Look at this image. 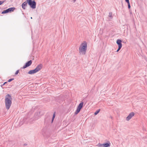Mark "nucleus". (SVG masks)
Here are the masks:
<instances>
[{
  "mask_svg": "<svg viewBox=\"0 0 147 147\" xmlns=\"http://www.w3.org/2000/svg\"><path fill=\"white\" fill-rule=\"evenodd\" d=\"M12 97L10 94H7L5 96V103L6 108L7 110L9 109L12 104Z\"/></svg>",
  "mask_w": 147,
  "mask_h": 147,
  "instance_id": "1",
  "label": "nucleus"
},
{
  "mask_svg": "<svg viewBox=\"0 0 147 147\" xmlns=\"http://www.w3.org/2000/svg\"><path fill=\"white\" fill-rule=\"evenodd\" d=\"M87 44L86 42L82 43L79 48V52L80 54L85 55L87 50Z\"/></svg>",
  "mask_w": 147,
  "mask_h": 147,
  "instance_id": "2",
  "label": "nucleus"
},
{
  "mask_svg": "<svg viewBox=\"0 0 147 147\" xmlns=\"http://www.w3.org/2000/svg\"><path fill=\"white\" fill-rule=\"evenodd\" d=\"M42 68V65L40 64L38 65L34 69L31 70L29 71L28 73L30 74H32L35 73L40 70Z\"/></svg>",
  "mask_w": 147,
  "mask_h": 147,
  "instance_id": "3",
  "label": "nucleus"
},
{
  "mask_svg": "<svg viewBox=\"0 0 147 147\" xmlns=\"http://www.w3.org/2000/svg\"><path fill=\"white\" fill-rule=\"evenodd\" d=\"M26 1L32 8L34 9L35 8L36 3L34 1H32V0H26Z\"/></svg>",
  "mask_w": 147,
  "mask_h": 147,
  "instance_id": "4",
  "label": "nucleus"
},
{
  "mask_svg": "<svg viewBox=\"0 0 147 147\" xmlns=\"http://www.w3.org/2000/svg\"><path fill=\"white\" fill-rule=\"evenodd\" d=\"M84 104V102H81L78 105L77 107V110L75 112V114H78L80 111L81 109L83 107Z\"/></svg>",
  "mask_w": 147,
  "mask_h": 147,
  "instance_id": "5",
  "label": "nucleus"
},
{
  "mask_svg": "<svg viewBox=\"0 0 147 147\" xmlns=\"http://www.w3.org/2000/svg\"><path fill=\"white\" fill-rule=\"evenodd\" d=\"M32 61L31 60L28 61L26 62L25 65H24L23 67H21V69H25L27 67L29 66L32 64Z\"/></svg>",
  "mask_w": 147,
  "mask_h": 147,
  "instance_id": "6",
  "label": "nucleus"
},
{
  "mask_svg": "<svg viewBox=\"0 0 147 147\" xmlns=\"http://www.w3.org/2000/svg\"><path fill=\"white\" fill-rule=\"evenodd\" d=\"M134 115V113L133 112L130 113L126 118V120L128 121Z\"/></svg>",
  "mask_w": 147,
  "mask_h": 147,
  "instance_id": "7",
  "label": "nucleus"
},
{
  "mask_svg": "<svg viewBox=\"0 0 147 147\" xmlns=\"http://www.w3.org/2000/svg\"><path fill=\"white\" fill-rule=\"evenodd\" d=\"M122 41L120 39H117V43L119 47H121L122 45L121 44Z\"/></svg>",
  "mask_w": 147,
  "mask_h": 147,
  "instance_id": "8",
  "label": "nucleus"
},
{
  "mask_svg": "<svg viewBox=\"0 0 147 147\" xmlns=\"http://www.w3.org/2000/svg\"><path fill=\"white\" fill-rule=\"evenodd\" d=\"M14 10H5V11H3L2 12V14L6 13L9 12H11V11H13Z\"/></svg>",
  "mask_w": 147,
  "mask_h": 147,
  "instance_id": "9",
  "label": "nucleus"
},
{
  "mask_svg": "<svg viewBox=\"0 0 147 147\" xmlns=\"http://www.w3.org/2000/svg\"><path fill=\"white\" fill-rule=\"evenodd\" d=\"M110 142L103 144V147H109L110 146Z\"/></svg>",
  "mask_w": 147,
  "mask_h": 147,
  "instance_id": "10",
  "label": "nucleus"
},
{
  "mask_svg": "<svg viewBox=\"0 0 147 147\" xmlns=\"http://www.w3.org/2000/svg\"><path fill=\"white\" fill-rule=\"evenodd\" d=\"M27 2H25L23 3L22 5V8L25 9L27 6Z\"/></svg>",
  "mask_w": 147,
  "mask_h": 147,
  "instance_id": "11",
  "label": "nucleus"
},
{
  "mask_svg": "<svg viewBox=\"0 0 147 147\" xmlns=\"http://www.w3.org/2000/svg\"><path fill=\"white\" fill-rule=\"evenodd\" d=\"M51 119V117L50 116H47L45 119V121H47V122H49L50 119Z\"/></svg>",
  "mask_w": 147,
  "mask_h": 147,
  "instance_id": "12",
  "label": "nucleus"
},
{
  "mask_svg": "<svg viewBox=\"0 0 147 147\" xmlns=\"http://www.w3.org/2000/svg\"><path fill=\"white\" fill-rule=\"evenodd\" d=\"M55 113L54 112L53 114V117L52 118V119L51 120V123H52L53 122L54 119V118H55Z\"/></svg>",
  "mask_w": 147,
  "mask_h": 147,
  "instance_id": "13",
  "label": "nucleus"
},
{
  "mask_svg": "<svg viewBox=\"0 0 147 147\" xmlns=\"http://www.w3.org/2000/svg\"><path fill=\"white\" fill-rule=\"evenodd\" d=\"M100 109H99V110H97V111H96L94 113V114L95 115H97L98 113L100 111Z\"/></svg>",
  "mask_w": 147,
  "mask_h": 147,
  "instance_id": "14",
  "label": "nucleus"
},
{
  "mask_svg": "<svg viewBox=\"0 0 147 147\" xmlns=\"http://www.w3.org/2000/svg\"><path fill=\"white\" fill-rule=\"evenodd\" d=\"M98 146L99 147H103V144L99 143L98 144Z\"/></svg>",
  "mask_w": 147,
  "mask_h": 147,
  "instance_id": "15",
  "label": "nucleus"
},
{
  "mask_svg": "<svg viewBox=\"0 0 147 147\" xmlns=\"http://www.w3.org/2000/svg\"><path fill=\"white\" fill-rule=\"evenodd\" d=\"M112 13L111 12L109 14V16L110 17H112Z\"/></svg>",
  "mask_w": 147,
  "mask_h": 147,
  "instance_id": "16",
  "label": "nucleus"
},
{
  "mask_svg": "<svg viewBox=\"0 0 147 147\" xmlns=\"http://www.w3.org/2000/svg\"><path fill=\"white\" fill-rule=\"evenodd\" d=\"M128 7L129 9H130V4L129 2H127Z\"/></svg>",
  "mask_w": 147,
  "mask_h": 147,
  "instance_id": "17",
  "label": "nucleus"
},
{
  "mask_svg": "<svg viewBox=\"0 0 147 147\" xmlns=\"http://www.w3.org/2000/svg\"><path fill=\"white\" fill-rule=\"evenodd\" d=\"M14 79V78H11V79H9V80H8V82H11V81L12 80H13Z\"/></svg>",
  "mask_w": 147,
  "mask_h": 147,
  "instance_id": "18",
  "label": "nucleus"
},
{
  "mask_svg": "<svg viewBox=\"0 0 147 147\" xmlns=\"http://www.w3.org/2000/svg\"><path fill=\"white\" fill-rule=\"evenodd\" d=\"M19 70H17L16 72L15 73V74L16 75H17L19 73Z\"/></svg>",
  "mask_w": 147,
  "mask_h": 147,
  "instance_id": "19",
  "label": "nucleus"
},
{
  "mask_svg": "<svg viewBox=\"0 0 147 147\" xmlns=\"http://www.w3.org/2000/svg\"><path fill=\"white\" fill-rule=\"evenodd\" d=\"M121 47H119L118 49L117 50L116 52H118L121 49Z\"/></svg>",
  "mask_w": 147,
  "mask_h": 147,
  "instance_id": "20",
  "label": "nucleus"
},
{
  "mask_svg": "<svg viewBox=\"0 0 147 147\" xmlns=\"http://www.w3.org/2000/svg\"><path fill=\"white\" fill-rule=\"evenodd\" d=\"M7 83V82H5L3 84V85H4L5 84H6Z\"/></svg>",
  "mask_w": 147,
  "mask_h": 147,
  "instance_id": "21",
  "label": "nucleus"
},
{
  "mask_svg": "<svg viewBox=\"0 0 147 147\" xmlns=\"http://www.w3.org/2000/svg\"><path fill=\"white\" fill-rule=\"evenodd\" d=\"M13 9V8H10L9 9Z\"/></svg>",
  "mask_w": 147,
  "mask_h": 147,
  "instance_id": "22",
  "label": "nucleus"
},
{
  "mask_svg": "<svg viewBox=\"0 0 147 147\" xmlns=\"http://www.w3.org/2000/svg\"><path fill=\"white\" fill-rule=\"evenodd\" d=\"M125 1L127 2H129V0H125Z\"/></svg>",
  "mask_w": 147,
  "mask_h": 147,
  "instance_id": "23",
  "label": "nucleus"
},
{
  "mask_svg": "<svg viewBox=\"0 0 147 147\" xmlns=\"http://www.w3.org/2000/svg\"><path fill=\"white\" fill-rule=\"evenodd\" d=\"M2 3H3L2 2L0 1V5L2 4Z\"/></svg>",
  "mask_w": 147,
  "mask_h": 147,
  "instance_id": "24",
  "label": "nucleus"
},
{
  "mask_svg": "<svg viewBox=\"0 0 147 147\" xmlns=\"http://www.w3.org/2000/svg\"><path fill=\"white\" fill-rule=\"evenodd\" d=\"M38 119V117H37V118H35L34 120H36Z\"/></svg>",
  "mask_w": 147,
  "mask_h": 147,
  "instance_id": "25",
  "label": "nucleus"
},
{
  "mask_svg": "<svg viewBox=\"0 0 147 147\" xmlns=\"http://www.w3.org/2000/svg\"><path fill=\"white\" fill-rule=\"evenodd\" d=\"M74 2H75V1H76V0H72Z\"/></svg>",
  "mask_w": 147,
  "mask_h": 147,
  "instance_id": "26",
  "label": "nucleus"
},
{
  "mask_svg": "<svg viewBox=\"0 0 147 147\" xmlns=\"http://www.w3.org/2000/svg\"><path fill=\"white\" fill-rule=\"evenodd\" d=\"M3 86V84H2L1 85V87H2Z\"/></svg>",
  "mask_w": 147,
  "mask_h": 147,
  "instance_id": "27",
  "label": "nucleus"
},
{
  "mask_svg": "<svg viewBox=\"0 0 147 147\" xmlns=\"http://www.w3.org/2000/svg\"><path fill=\"white\" fill-rule=\"evenodd\" d=\"M123 42L125 43H126V41H125H125H123Z\"/></svg>",
  "mask_w": 147,
  "mask_h": 147,
  "instance_id": "28",
  "label": "nucleus"
},
{
  "mask_svg": "<svg viewBox=\"0 0 147 147\" xmlns=\"http://www.w3.org/2000/svg\"><path fill=\"white\" fill-rule=\"evenodd\" d=\"M24 146H26V145H27V144H24Z\"/></svg>",
  "mask_w": 147,
  "mask_h": 147,
  "instance_id": "29",
  "label": "nucleus"
},
{
  "mask_svg": "<svg viewBox=\"0 0 147 147\" xmlns=\"http://www.w3.org/2000/svg\"><path fill=\"white\" fill-rule=\"evenodd\" d=\"M130 13H131V11H130Z\"/></svg>",
  "mask_w": 147,
  "mask_h": 147,
  "instance_id": "30",
  "label": "nucleus"
},
{
  "mask_svg": "<svg viewBox=\"0 0 147 147\" xmlns=\"http://www.w3.org/2000/svg\"><path fill=\"white\" fill-rule=\"evenodd\" d=\"M31 19H32V17H31Z\"/></svg>",
  "mask_w": 147,
  "mask_h": 147,
  "instance_id": "31",
  "label": "nucleus"
}]
</instances>
